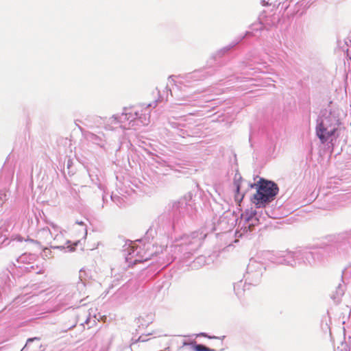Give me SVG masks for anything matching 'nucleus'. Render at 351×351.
Listing matches in <instances>:
<instances>
[{
    "mask_svg": "<svg viewBox=\"0 0 351 351\" xmlns=\"http://www.w3.org/2000/svg\"><path fill=\"white\" fill-rule=\"evenodd\" d=\"M256 186V192L252 197V202L256 208L265 207L273 201L278 193V185L271 181L261 178L257 183L251 184V187Z\"/></svg>",
    "mask_w": 351,
    "mask_h": 351,
    "instance_id": "nucleus-1",
    "label": "nucleus"
},
{
    "mask_svg": "<svg viewBox=\"0 0 351 351\" xmlns=\"http://www.w3.org/2000/svg\"><path fill=\"white\" fill-rule=\"evenodd\" d=\"M125 119L130 121L139 119L143 125L149 123L150 110L149 105L139 104L126 110L124 114Z\"/></svg>",
    "mask_w": 351,
    "mask_h": 351,
    "instance_id": "nucleus-2",
    "label": "nucleus"
},
{
    "mask_svg": "<svg viewBox=\"0 0 351 351\" xmlns=\"http://www.w3.org/2000/svg\"><path fill=\"white\" fill-rule=\"evenodd\" d=\"M128 261L134 263L145 261L149 258V254L147 253L144 247L138 245H132L128 248Z\"/></svg>",
    "mask_w": 351,
    "mask_h": 351,
    "instance_id": "nucleus-3",
    "label": "nucleus"
},
{
    "mask_svg": "<svg viewBox=\"0 0 351 351\" xmlns=\"http://www.w3.org/2000/svg\"><path fill=\"white\" fill-rule=\"evenodd\" d=\"M337 130L326 127L324 124H319L316 128V134L322 143H326L328 138L335 135Z\"/></svg>",
    "mask_w": 351,
    "mask_h": 351,
    "instance_id": "nucleus-4",
    "label": "nucleus"
},
{
    "mask_svg": "<svg viewBox=\"0 0 351 351\" xmlns=\"http://www.w3.org/2000/svg\"><path fill=\"white\" fill-rule=\"evenodd\" d=\"M241 182H242V178L241 176H239L238 178H237V176H235V178L234 179V184L236 187V193L234 195V200L236 202H237V204L239 205H240L241 202H242V200L245 196L244 193H240Z\"/></svg>",
    "mask_w": 351,
    "mask_h": 351,
    "instance_id": "nucleus-5",
    "label": "nucleus"
},
{
    "mask_svg": "<svg viewBox=\"0 0 351 351\" xmlns=\"http://www.w3.org/2000/svg\"><path fill=\"white\" fill-rule=\"evenodd\" d=\"M319 124H324L327 128L337 130L338 120L335 117L330 115L326 117Z\"/></svg>",
    "mask_w": 351,
    "mask_h": 351,
    "instance_id": "nucleus-6",
    "label": "nucleus"
},
{
    "mask_svg": "<svg viewBox=\"0 0 351 351\" xmlns=\"http://www.w3.org/2000/svg\"><path fill=\"white\" fill-rule=\"evenodd\" d=\"M194 349L195 351H215L201 344L195 346Z\"/></svg>",
    "mask_w": 351,
    "mask_h": 351,
    "instance_id": "nucleus-7",
    "label": "nucleus"
},
{
    "mask_svg": "<svg viewBox=\"0 0 351 351\" xmlns=\"http://www.w3.org/2000/svg\"><path fill=\"white\" fill-rule=\"evenodd\" d=\"M34 339H38V338L35 337V338H30L27 340V341H33Z\"/></svg>",
    "mask_w": 351,
    "mask_h": 351,
    "instance_id": "nucleus-8",
    "label": "nucleus"
},
{
    "mask_svg": "<svg viewBox=\"0 0 351 351\" xmlns=\"http://www.w3.org/2000/svg\"><path fill=\"white\" fill-rule=\"evenodd\" d=\"M80 225H82L83 224V222H81V221H79L78 223Z\"/></svg>",
    "mask_w": 351,
    "mask_h": 351,
    "instance_id": "nucleus-9",
    "label": "nucleus"
}]
</instances>
